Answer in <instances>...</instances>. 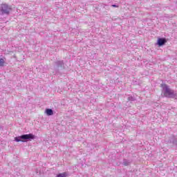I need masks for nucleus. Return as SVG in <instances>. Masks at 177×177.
<instances>
[{
    "label": "nucleus",
    "instance_id": "obj_8",
    "mask_svg": "<svg viewBox=\"0 0 177 177\" xmlns=\"http://www.w3.org/2000/svg\"><path fill=\"white\" fill-rule=\"evenodd\" d=\"M112 7H113V8H118V6L113 4V5H112Z\"/></svg>",
    "mask_w": 177,
    "mask_h": 177
},
{
    "label": "nucleus",
    "instance_id": "obj_6",
    "mask_svg": "<svg viewBox=\"0 0 177 177\" xmlns=\"http://www.w3.org/2000/svg\"><path fill=\"white\" fill-rule=\"evenodd\" d=\"M67 173L66 172H64V173H61L57 174V177H67Z\"/></svg>",
    "mask_w": 177,
    "mask_h": 177
},
{
    "label": "nucleus",
    "instance_id": "obj_3",
    "mask_svg": "<svg viewBox=\"0 0 177 177\" xmlns=\"http://www.w3.org/2000/svg\"><path fill=\"white\" fill-rule=\"evenodd\" d=\"M1 8L3 15H9V13H10V10H12V8L8 6V4H2Z\"/></svg>",
    "mask_w": 177,
    "mask_h": 177
},
{
    "label": "nucleus",
    "instance_id": "obj_1",
    "mask_svg": "<svg viewBox=\"0 0 177 177\" xmlns=\"http://www.w3.org/2000/svg\"><path fill=\"white\" fill-rule=\"evenodd\" d=\"M160 88H162L163 92L162 94V96L163 97H176V93L174 91V90L171 89L168 85L165 84H160Z\"/></svg>",
    "mask_w": 177,
    "mask_h": 177
},
{
    "label": "nucleus",
    "instance_id": "obj_7",
    "mask_svg": "<svg viewBox=\"0 0 177 177\" xmlns=\"http://www.w3.org/2000/svg\"><path fill=\"white\" fill-rule=\"evenodd\" d=\"M5 66V59L0 58V67H3Z\"/></svg>",
    "mask_w": 177,
    "mask_h": 177
},
{
    "label": "nucleus",
    "instance_id": "obj_4",
    "mask_svg": "<svg viewBox=\"0 0 177 177\" xmlns=\"http://www.w3.org/2000/svg\"><path fill=\"white\" fill-rule=\"evenodd\" d=\"M165 44H167V39H165V38H159L158 39V45L159 46H162V45H165Z\"/></svg>",
    "mask_w": 177,
    "mask_h": 177
},
{
    "label": "nucleus",
    "instance_id": "obj_5",
    "mask_svg": "<svg viewBox=\"0 0 177 177\" xmlns=\"http://www.w3.org/2000/svg\"><path fill=\"white\" fill-rule=\"evenodd\" d=\"M46 114L48 115H53V111L51 109H46Z\"/></svg>",
    "mask_w": 177,
    "mask_h": 177
},
{
    "label": "nucleus",
    "instance_id": "obj_2",
    "mask_svg": "<svg viewBox=\"0 0 177 177\" xmlns=\"http://www.w3.org/2000/svg\"><path fill=\"white\" fill-rule=\"evenodd\" d=\"M27 139H29V140L35 139V136H34L33 134L29 133V134H25L21 136L15 138V142H24V140H26Z\"/></svg>",
    "mask_w": 177,
    "mask_h": 177
}]
</instances>
